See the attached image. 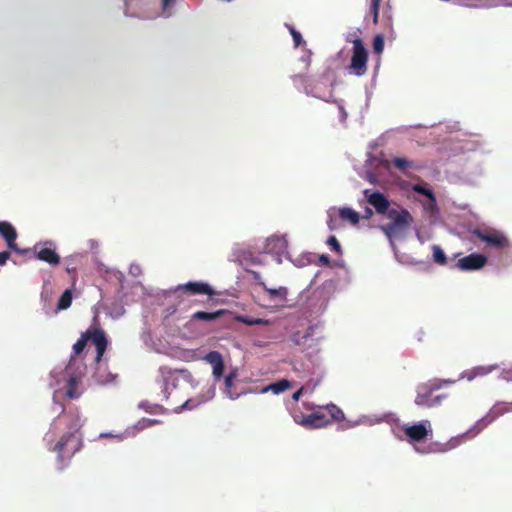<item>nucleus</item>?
<instances>
[{
  "label": "nucleus",
  "instance_id": "1",
  "mask_svg": "<svg viewBox=\"0 0 512 512\" xmlns=\"http://www.w3.org/2000/svg\"><path fill=\"white\" fill-rule=\"evenodd\" d=\"M65 425L67 431L59 438V440L48 447V450L56 453L57 469L63 470L70 459L79 452L83 447V437L80 432L82 421L78 414L69 415Z\"/></svg>",
  "mask_w": 512,
  "mask_h": 512
},
{
  "label": "nucleus",
  "instance_id": "2",
  "mask_svg": "<svg viewBox=\"0 0 512 512\" xmlns=\"http://www.w3.org/2000/svg\"><path fill=\"white\" fill-rule=\"evenodd\" d=\"M88 341H91L97 351L95 361L99 363L107 349V338L102 329L99 327H91L81 334V337L73 345V354L69 360L67 369H69L72 363L75 361V357L79 356L85 349Z\"/></svg>",
  "mask_w": 512,
  "mask_h": 512
},
{
  "label": "nucleus",
  "instance_id": "3",
  "mask_svg": "<svg viewBox=\"0 0 512 512\" xmlns=\"http://www.w3.org/2000/svg\"><path fill=\"white\" fill-rule=\"evenodd\" d=\"M386 215L389 222L382 225L381 230L390 239L401 236L413 222L411 213L404 208H391Z\"/></svg>",
  "mask_w": 512,
  "mask_h": 512
},
{
  "label": "nucleus",
  "instance_id": "4",
  "mask_svg": "<svg viewBox=\"0 0 512 512\" xmlns=\"http://www.w3.org/2000/svg\"><path fill=\"white\" fill-rule=\"evenodd\" d=\"M450 380L433 379L425 384H422L417 389V396L415 398V404L424 407H433L441 403V400L446 398V395H438L432 397L434 391L442 388L444 384H450Z\"/></svg>",
  "mask_w": 512,
  "mask_h": 512
},
{
  "label": "nucleus",
  "instance_id": "5",
  "mask_svg": "<svg viewBox=\"0 0 512 512\" xmlns=\"http://www.w3.org/2000/svg\"><path fill=\"white\" fill-rule=\"evenodd\" d=\"M368 52L360 38L353 40L351 62L348 67L351 74L363 76L367 72Z\"/></svg>",
  "mask_w": 512,
  "mask_h": 512
},
{
  "label": "nucleus",
  "instance_id": "6",
  "mask_svg": "<svg viewBox=\"0 0 512 512\" xmlns=\"http://www.w3.org/2000/svg\"><path fill=\"white\" fill-rule=\"evenodd\" d=\"M472 235L476 236L479 240L485 242L488 246L493 248H504L509 245V241L506 236L496 230H481L474 229Z\"/></svg>",
  "mask_w": 512,
  "mask_h": 512
},
{
  "label": "nucleus",
  "instance_id": "7",
  "mask_svg": "<svg viewBox=\"0 0 512 512\" xmlns=\"http://www.w3.org/2000/svg\"><path fill=\"white\" fill-rule=\"evenodd\" d=\"M512 412V402L510 403H498L493 406L490 410L489 414L479 420L475 426L469 431L473 432V435L478 434L482 431L487 425L492 423L497 417L504 415L505 413Z\"/></svg>",
  "mask_w": 512,
  "mask_h": 512
},
{
  "label": "nucleus",
  "instance_id": "8",
  "mask_svg": "<svg viewBox=\"0 0 512 512\" xmlns=\"http://www.w3.org/2000/svg\"><path fill=\"white\" fill-rule=\"evenodd\" d=\"M0 236L5 240L7 247L19 254H28L30 249H21L16 243L18 233L15 227L8 221L0 222Z\"/></svg>",
  "mask_w": 512,
  "mask_h": 512
},
{
  "label": "nucleus",
  "instance_id": "9",
  "mask_svg": "<svg viewBox=\"0 0 512 512\" xmlns=\"http://www.w3.org/2000/svg\"><path fill=\"white\" fill-rule=\"evenodd\" d=\"M364 195L367 202L374 207L378 214L385 215L391 209L390 201L383 193L366 189L364 190Z\"/></svg>",
  "mask_w": 512,
  "mask_h": 512
},
{
  "label": "nucleus",
  "instance_id": "10",
  "mask_svg": "<svg viewBox=\"0 0 512 512\" xmlns=\"http://www.w3.org/2000/svg\"><path fill=\"white\" fill-rule=\"evenodd\" d=\"M403 430L411 442H421L427 438L429 433L432 432L431 425L428 420L411 426L406 425Z\"/></svg>",
  "mask_w": 512,
  "mask_h": 512
},
{
  "label": "nucleus",
  "instance_id": "11",
  "mask_svg": "<svg viewBox=\"0 0 512 512\" xmlns=\"http://www.w3.org/2000/svg\"><path fill=\"white\" fill-rule=\"evenodd\" d=\"M176 291H181L188 295H215V291L209 284L200 281H190L185 284L178 285Z\"/></svg>",
  "mask_w": 512,
  "mask_h": 512
},
{
  "label": "nucleus",
  "instance_id": "12",
  "mask_svg": "<svg viewBox=\"0 0 512 512\" xmlns=\"http://www.w3.org/2000/svg\"><path fill=\"white\" fill-rule=\"evenodd\" d=\"M487 257L483 254L472 253L468 256L460 258L456 266L463 271L478 270L485 266Z\"/></svg>",
  "mask_w": 512,
  "mask_h": 512
},
{
  "label": "nucleus",
  "instance_id": "13",
  "mask_svg": "<svg viewBox=\"0 0 512 512\" xmlns=\"http://www.w3.org/2000/svg\"><path fill=\"white\" fill-rule=\"evenodd\" d=\"M160 371H161V373L164 376V389H163V392H164V395H165L166 399L169 398L168 390L170 389V387H172V388L176 387V381H177L176 374L177 373L181 374L185 378L191 376L187 369L171 370L168 367H161Z\"/></svg>",
  "mask_w": 512,
  "mask_h": 512
},
{
  "label": "nucleus",
  "instance_id": "14",
  "mask_svg": "<svg viewBox=\"0 0 512 512\" xmlns=\"http://www.w3.org/2000/svg\"><path fill=\"white\" fill-rule=\"evenodd\" d=\"M34 253L35 258L45 263H48L51 266H57L60 264L61 258L59 254L51 247L36 244L34 246Z\"/></svg>",
  "mask_w": 512,
  "mask_h": 512
},
{
  "label": "nucleus",
  "instance_id": "15",
  "mask_svg": "<svg viewBox=\"0 0 512 512\" xmlns=\"http://www.w3.org/2000/svg\"><path fill=\"white\" fill-rule=\"evenodd\" d=\"M204 359L212 365L214 377L220 379L224 372V362L221 353L218 351H210L206 354Z\"/></svg>",
  "mask_w": 512,
  "mask_h": 512
},
{
  "label": "nucleus",
  "instance_id": "16",
  "mask_svg": "<svg viewBox=\"0 0 512 512\" xmlns=\"http://www.w3.org/2000/svg\"><path fill=\"white\" fill-rule=\"evenodd\" d=\"M253 277H254L255 280L258 281V284L260 286H262L263 290L268 293L270 299H272V300H280V301H285L286 300V297H287V294H288V290H287L286 287H283V286H281L279 288H269V287H267V285L263 281H259L260 280V275L257 272H253Z\"/></svg>",
  "mask_w": 512,
  "mask_h": 512
},
{
  "label": "nucleus",
  "instance_id": "17",
  "mask_svg": "<svg viewBox=\"0 0 512 512\" xmlns=\"http://www.w3.org/2000/svg\"><path fill=\"white\" fill-rule=\"evenodd\" d=\"M227 313H228V311L225 309H220V310L213 311V312L197 311L192 314L191 320L192 321L213 322V321L220 319Z\"/></svg>",
  "mask_w": 512,
  "mask_h": 512
},
{
  "label": "nucleus",
  "instance_id": "18",
  "mask_svg": "<svg viewBox=\"0 0 512 512\" xmlns=\"http://www.w3.org/2000/svg\"><path fill=\"white\" fill-rule=\"evenodd\" d=\"M314 328L308 327L305 332L295 331L290 335L291 342L296 346H304L313 336Z\"/></svg>",
  "mask_w": 512,
  "mask_h": 512
},
{
  "label": "nucleus",
  "instance_id": "19",
  "mask_svg": "<svg viewBox=\"0 0 512 512\" xmlns=\"http://www.w3.org/2000/svg\"><path fill=\"white\" fill-rule=\"evenodd\" d=\"M80 383V377L76 375H71L69 379L66 382L65 388L66 392L65 395L69 399H76L80 396V393L78 392V386Z\"/></svg>",
  "mask_w": 512,
  "mask_h": 512
},
{
  "label": "nucleus",
  "instance_id": "20",
  "mask_svg": "<svg viewBox=\"0 0 512 512\" xmlns=\"http://www.w3.org/2000/svg\"><path fill=\"white\" fill-rule=\"evenodd\" d=\"M339 217L352 225H357L360 220V215L355 210L349 207H343L339 209Z\"/></svg>",
  "mask_w": 512,
  "mask_h": 512
},
{
  "label": "nucleus",
  "instance_id": "21",
  "mask_svg": "<svg viewBox=\"0 0 512 512\" xmlns=\"http://www.w3.org/2000/svg\"><path fill=\"white\" fill-rule=\"evenodd\" d=\"M324 409L328 413V417L331 422H341L345 419L344 412L335 404L330 403L324 406Z\"/></svg>",
  "mask_w": 512,
  "mask_h": 512
},
{
  "label": "nucleus",
  "instance_id": "22",
  "mask_svg": "<svg viewBox=\"0 0 512 512\" xmlns=\"http://www.w3.org/2000/svg\"><path fill=\"white\" fill-rule=\"evenodd\" d=\"M293 419L296 423L309 428H319L316 418H314V412L309 415H301V418L293 414Z\"/></svg>",
  "mask_w": 512,
  "mask_h": 512
},
{
  "label": "nucleus",
  "instance_id": "23",
  "mask_svg": "<svg viewBox=\"0 0 512 512\" xmlns=\"http://www.w3.org/2000/svg\"><path fill=\"white\" fill-rule=\"evenodd\" d=\"M314 418H316L318 427H324L331 423L327 411L324 409V406H319L318 410L314 412Z\"/></svg>",
  "mask_w": 512,
  "mask_h": 512
},
{
  "label": "nucleus",
  "instance_id": "24",
  "mask_svg": "<svg viewBox=\"0 0 512 512\" xmlns=\"http://www.w3.org/2000/svg\"><path fill=\"white\" fill-rule=\"evenodd\" d=\"M72 298V291L70 289H66L59 298L57 308L59 310H65L69 308L72 303Z\"/></svg>",
  "mask_w": 512,
  "mask_h": 512
},
{
  "label": "nucleus",
  "instance_id": "25",
  "mask_svg": "<svg viewBox=\"0 0 512 512\" xmlns=\"http://www.w3.org/2000/svg\"><path fill=\"white\" fill-rule=\"evenodd\" d=\"M432 251H433L434 261L439 265H446L447 257L445 255L444 251L441 249V247L438 245H433Z\"/></svg>",
  "mask_w": 512,
  "mask_h": 512
},
{
  "label": "nucleus",
  "instance_id": "26",
  "mask_svg": "<svg viewBox=\"0 0 512 512\" xmlns=\"http://www.w3.org/2000/svg\"><path fill=\"white\" fill-rule=\"evenodd\" d=\"M392 163L394 167L400 172H405L407 169L413 166L411 161H408L407 159L401 157H395L392 160Z\"/></svg>",
  "mask_w": 512,
  "mask_h": 512
},
{
  "label": "nucleus",
  "instance_id": "27",
  "mask_svg": "<svg viewBox=\"0 0 512 512\" xmlns=\"http://www.w3.org/2000/svg\"><path fill=\"white\" fill-rule=\"evenodd\" d=\"M413 191L426 196L432 203H435L436 201L433 191L425 185L416 184L413 186Z\"/></svg>",
  "mask_w": 512,
  "mask_h": 512
},
{
  "label": "nucleus",
  "instance_id": "28",
  "mask_svg": "<svg viewBox=\"0 0 512 512\" xmlns=\"http://www.w3.org/2000/svg\"><path fill=\"white\" fill-rule=\"evenodd\" d=\"M285 26L287 27L293 38L295 47H299L301 45L306 44V42L302 38V35L292 25L286 23Z\"/></svg>",
  "mask_w": 512,
  "mask_h": 512
},
{
  "label": "nucleus",
  "instance_id": "29",
  "mask_svg": "<svg viewBox=\"0 0 512 512\" xmlns=\"http://www.w3.org/2000/svg\"><path fill=\"white\" fill-rule=\"evenodd\" d=\"M238 321L246 324V325H249V326H252V325H267L268 324V321L267 320H264V319H261V318H254V317H250V316H239L238 318Z\"/></svg>",
  "mask_w": 512,
  "mask_h": 512
},
{
  "label": "nucleus",
  "instance_id": "30",
  "mask_svg": "<svg viewBox=\"0 0 512 512\" xmlns=\"http://www.w3.org/2000/svg\"><path fill=\"white\" fill-rule=\"evenodd\" d=\"M290 382L286 379H282L276 383L270 385L269 389H271L274 393L284 392L290 387Z\"/></svg>",
  "mask_w": 512,
  "mask_h": 512
},
{
  "label": "nucleus",
  "instance_id": "31",
  "mask_svg": "<svg viewBox=\"0 0 512 512\" xmlns=\"http://www.w3.org/2000/svg\"><path fill=\"white\" fill-rule=\"evenodd\" d=\"M65 270L69 275H72L73 279L75 280V275L77 272V263H76V259L74 257H69L66 259Z\"/></svg>",
  "mask_w": 512,
  "mask_h": 512
},
{
  "label": "nucleus",
  "instance_id": "32",
  "mask_svg": "<svg viewBox=\"0 0 512 512\" xmlns=\"http://www.w3.org/2000/svg\"><path fill=\"white\" fill-rule=\"evenodd\" d=\"M373 50L376 54H381L384 50V37L378 34L373 40Z\"/></svg>",
  "mask_w": 512,
  "mask_h": 512
},
{
  "label": "nucleus",
  "instance_id": "33",
  "mask_svg": "<svg viewBox=\"0 0 512 512\" xmlns=\"http://www.w3.org/2000/svg\"><path fill=\"white\" fill-rule=\"evenodd\" d=\"M380 2H381V0H371V3H370V11L373 15V22L375 24L378 23V19H379Z\"/></svg>",
  "mask_w": 512,
  "mask_h": 512
},
{
  "label": "nucleus",
  "instance_id": "34",
  "mask_svg": "<svg viewBox=\"0 0 512 512\" xmlns=\"http://www.w3.org/2000/svg\"><path fill=\"white\" fill-rule=\"evenodd\" d=\"M327 245L330 246L331 250L337 252V253H340L341 252V246L337 240V238L335 236H330L328 239H327Z\"/></svg>",
  "mask_w": 512,
  "mask_h": 512
},
{
  "label": "nucleus",
  "instance_id": "35",
  "mask_svg": "<svg viewBox=\"0 0 512 512\" xmlns=\"http://www.w3.org/2000/svg\"><path fill=\"white\" fill-rule=\"evenodd\" d=\"M10 258V252L9 251H2L0 252V265L6 264L7 260Z\"/></svg>",
  "mask_w": 512,
  "mask_h": 512
},
{
  "label": "nucleus",
  "instance_id": "36",
  "mask_svg": "<svg viewBox=\"0 0 512 512\" xmlns=\"http://www.w3.org/2000/svg\"><path fill=\"white\" fill-rule=\"evenodd\" d=\"M234 378H235V375L234 374H229L225 377L224 379V382H225V386L226 388H230L232 387L233 385V381H234Z\"/></svg>",
  "mask_w": 512,
  "mask_h": 512
},
{
  "label": "nucleus",
  "instance_id": "37",
  "mask_svg": "<svg viewBox=\"0 0 512 512\" xmlns=\"http://www.w3.org/2000/svg\"><path fill=\"white\" fill-rule=\"evenodd\" d=\"M319 261H320L322 264H324V265H329V264H330V258H329V256H328V255H325V254H323V255H321V256L319 257Z\"/></svg>",
  "mask_w": 512,
  "mask_h": 512
},
{
  "label": "nucleus",
  "instance_id": "38",
  "mask_svg": "<svg viewBox=\"0 0 512 512\" xmlns=\"http://www.w3.org/2000/svg\"><path fill=\"white\" fill-rule=\"evenodd\" d=\"M302 392H303V388H300L299 390H297L293 395H292V399L297 402L299 399H300V396L302 395Z\"/></svg>",
  "mask_w": 512,
  "mask_h": 512
},
{
  "label": "nucleus",
  "instance_id": "39",
  "mask_svg": "<svg viewBox=\"0 0 512 512\" xmlns=\"http://www.w3.org/2000/svg\"><path fill=\"white\" fill-rule=\"evenodd\" d=\"M172 2H174V0H162V6L163 8L165 9L166 7H168Z\"/></svg>",
  "mask_w": 512,
  "mask_h": 512
},
{
  "label": "nucleus",
  "instance_id": "40",
  "mask_svg": "<svg viewBox=\"0 0 512 512\" xmlns=\"http://www.w3.org/2000/svg\"><path fill=\"white\" fill-rule=\"evenodd\" d=\"M184 408H187V409L191 408L189 400L185 401L184 404L182 405L181 409H184Z\"/></svg>",
  "mask_w": 512,
  "mask_h": 512
},
{
  "label": "nucleus",
  "instance_id": "41",
  "mask_svg": "<svg viewBox=\"0 0 512 512\" xmlns=\"http://www.w3.org/2000/svg\"><path fill=\"white\" fill-rule=\"evenodd\" d=\"M365 213H366V217L369 218L372 216L373 211L370 208H366Z\"/></svg>",
  "mask_w": 512,
  "mask_h": 512
},
{
  "label": "nucleus",
  "instance_id": "42",
  "mask_svg": "<svg viewBox=\"0 0 512 512\" xmlns=\"http://www.w3.org/2000/svg\"><path fill=\"white\" fill-rule=\"evenodd\" d=\"M507 375H508L507 379L512 380V370L508 371Z\"/></svg>",
  "mask_w": 512,
  "mask_h": 512
},
{
  "label": "nucleus",
  "instance_id": "43",
  "mask_svg": "<svg viewBox=\"0 0 512 512\" xmlns=\"http://www.w3.org/2000/svg\"><path fill=\"white\" fill-rule=\"evenodd\" d=\"M478 370H480L482 374H487L488 372V370H485L483 367L478 368Z\"/></svg>",
  "mask_w": 512,
  "mask_h": 512
},
{
  "label": "nucleus",
  "instance_id": "44",
  "mask_svg": "<svg viewBox=\"0 0 512 512\" xmlns=\"http://www.w3.org/2000/svg\"><path fill=\"white\" fill-rule=\"evenodd\" d=\"M293 414H296V415H297V417H299V418H301V415H303L301 412H297V411H293V412H292V415H293Z\"/></svg>",
  "mask_w": 512,
  "mask_h": 512
},
{
  "label": "nucleus",
  "instance_id": "45",
  "mask_svg": "<svg viewBox=\"0 0 512 512\" xmlns=\"http://www.w3.org/2000/svg\"><path fill=\"white\" fill-rule=\"evenodd\" d=\"M111 436H112V434H104V433L100 434V437H111Z\"/></svg>",
  "mask_w": 512,
  "mask_h": 512
},
{
  "label": "nucleus",
  "instance_id": "46",
  "mask_svg": "<svg viewBox=\"0 0 512 512\" xmlns=\"http://www.w3.org/2000/svg\"><path fill=\"white\" fill-rule=\"evenodd\" d=\"M456 445H457V441H454V443L451 444L449 448H455Z\"/></svg>",
  "mask_w": 512,
  "mask_h": 512
},
{
  "label": "nucleus",
  "instance_id": "47",
  "mask_svg": "<svg viewBox=\"0 0 512 512\" xmlns=\"http://www.w3.org/2000/svg\"><path fill=\"white\" fill-rule=\"evenodd\" d=\"M307 409H310V410L314 409V405H312V404L307 405Z\"/></svg>",
  "mask_w": 512,
  "mask_h": 512
},
{
  "label": "nucleus",
  "instance_id": "48",
  "mask_svg": "<svg viewBox=\"0 0 512 512\" xmlns=\"http://www.w3.org/2000/svg\"><path fill=\"white\" fill-rule=\"evenodd\" d=\"M309 54H311V51H309ZM309 62H310V55H308V58H307V65H309Z\"/></svg>",
  "mask_w": 512,
  "mask_h": 512
},
{
  "label": "nucleus",
  "instance_id": "49",
  "mask_svg": "<svg viewBox=\"0 0 512 512\" xmlns=\"http://www.w3.org/2000/svg\"><path fill=\"white\" fill-rule=\"evenodd\" d=\"M45 245H52V242H45Z\"/></svg>",
  "mask_w": 512,
  "mask_h": 512
}]
</instances>
